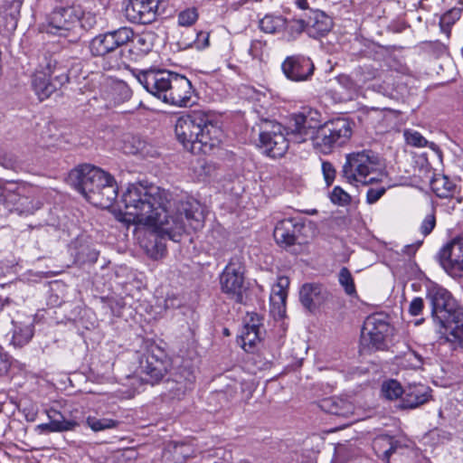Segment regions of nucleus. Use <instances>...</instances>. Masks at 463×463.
<instances>
[{"mask_svg":"<svg viewBox=\"0 0 463 463\" xmlns=\"http://www.w3.org/2000/svg\"><path fill=\"white\" fill-rule=\"evenodd\" d=\"M128 222L159 227L173 241H179L184 233V220L197 228L203 213L196 201L179 199L168 190L158 186L130 184L121 197Z\"/></svg>","mask_w":463,"mask_h":463,"instance_id":"1","label":"nucleus"},{"mask_svg":"<svg viewBox=\"0 0 463 463\" xmlns=\"http://www.w3.org/2000/svg\"><path fill=\"white\" fill-rule=\"evenodd\" d=\"M177 140L193 154H208L222 141V131L213 115L194 110L180 116L175 125Z\"/></svg>","mask_w":463,"mask_h":463,"instance_id":"2","label":"nucleus"},{"mask_svg":"<svg viewBox=\"0 0 463 463\" xmlns=\"http://www.w3.org/2000/svg\"><path fill=\"white\" fill-rule=\"evenodd\" d=\"M77 181V189L92 204L100 208L110 207L118 196L114 177L91 165H82L71 172Z\"/></svg>","mask_w":463,"mask_h":463,"instance_id":"3","label":"nucleus"},{"mask_svg":"<svg viewBox=\"0 0 463 463\" xmlns=\"http://www.w3.org/2000/svg\"><path fill=\"white\" fill-rule=\"evenodd\" d=\"M134 36L131 27L122 26L95 36L90 43V52L92 56L101 57V67L104 71L120 70L127 66L120 47L130 42Z\"/></svg>","mask_w":463,"mask_h":463,"instance_id":"4","label":"nucleus"},{"mask_svg":"<svg viewBox=\"0 0 463 463\" xmlns=\"http://www.w3.org/2000/svg\"><path fill=\"white\" fill-rule=\"evenodd\" d=\"M40 68L32 77V87L39 99L44 100L67 84L70 78L66 68L52 56L44 57Z\"/></svg>","mask_w":463,"mask_h":463,"instance_id":"5","label":"nucleus"},{"mask_svg":"<svg viewBox=\"0 0 463 463\" xmlns=\"http://www.w3.org/2000/svg\"><path fill=\"white\" fill-rule=\"evenodd\" d=\"M381 166L379 156L372 150H363L346 155L341 176L351 184L364 185L374 181L370 175Z\"/></svg>","mask_w":463,"mask_h":463,"instance_id":"6","label":"nucleus"},{"mask_svg":"<svg viewBox=\"0 0 463 463\" xmlns=\"http://www.w3.org/2000/svg\"><path fill=\"white\" fill-rule=\"evenodd\" d=\"M352 137L351 123L344 118L328 120L317 129L313 146L323 154L345 145Z\"/></svg>","mask_w":463,"mask_h":463,"instance_id":"7","label":"nucleus"},{"mask_svg":"<svg viewBox=\"0 0 463 463\" xmlns=\"http://www.w3.org/2000/svg\"><path fill=\"white\" fill-rule=\"evenodd\" d=\"M282 125L267 118H260L252 128V132H257L260 146L264 149L267 156L276 158L285 155L288 148V141L283 132Z\"/></svg>","mask_w":463,"mask_h":463,"instance_id":"8","label":"nucleus"},{"mask_svg":"<svg viewBox=\"0 0 463 463\" xmlns=\"http://www.w3.org/2000/svg\"><path fill=\"white\" fill-rule=\"evenodd\" d=\"M246 268L241 255L232 256L219 276L221 290L237 303H242Z\"/></svg>","mask_w":463,"mask_h":463,"instance_id":"9","label":"nucleus"},{"mask_svg":"<svg viewBox=\"0 0 463 463\" xmlns=\"http://www.w3.org/2000/svg\"><path fill=\"white\" fill-rule=\"evenodd\" d=\"M38 193L36 186L28 183H18L14 188H5L4 197L10 211L27 215L33 214L42 206Z\"/></svg>","mask_w":463,"mask_h":463,"instance_id":"10","label":"nucleus"},{"mask_svg":"<svg viewBox=\"0 0 463 463\" xmlns=\"http://www.w3.org/2000/svg\"><path fill=\"white\" fill-rule=\"evenodd\" d=\"M170 365L171 361L166 354L156 346L139 358L136 373L143 383L154 385L163 379Z\"/></svg>","mask_w":463,"mask_h":463,"instance_id":"11","label":"nucleus"},{"mask_svg":"<svg viewBox=\"0 0 463 463\" xmlns=\"http://www.w3.org/2000/svg\"><path fill=\"white\" fill-rule=\"evenodd\" d=\"M390 324L383 314H373L366 317L361 330V348L366 352L383 350Z\"/></svg>","mask_w":463,"mask_h":463,"instance_id":"12","label":"nucleus"},{"mask_svg":"<svg viewBox=\"0 0 463 463\" xmlns=\"http://www.w3.org/2000/svg\"><path fill=\"white\" fill-rule=\"evenodd\" d=\"M161 0H123L122 12L131 24H150L160 14Z\"/></svg>","mask_w":463,"mask_h":463,"instance_id":"13","label":"nucleus"},{"mask_svg":"<svg viewBox=\"0 0 463 463\" xmlns=\"http://www.w3.org/2000/svg\"><path fill=\"white\" fill-rule=\"evenodd\" d=\"M82 14L80 6L57 7L48 19V33L67 36L68 33L79 27Z\"/></svg>","mask_w":463,"mask_h":463,"instance_id":"14","label":"nucleus"},{"mask_svg":"<svg viewBox=\"0 0 463 463\" xmlns=\"http://www.w3.org/2000/svg\"><path fill=\"white\" fill-rule=\"evenodd\" d=\"M169 81L162 101L177 107L190 106L194 92L191 81L185 76L175 72H173Z\"/></svg>","mask_w":463,"mask_h":463,"instance_id":"15","label":"nucleus"},{"mask_svg":"<svg viewBox=\"0 0 463 463\" xmlns=\"http://www.w3.org/2000/svg\"><path fill=\"white\" fill-rule=\"evenodd\" d=\"M441 267L453 277L463 279V237H458L445 245L439 252Z\"/></svg>","mask_w":463,"mask_h":463,"instance_id":"16","label":"nucleus"},{"mask_svg":"<svg viewBox=\"0 0 463 463\" xmlns=\"http://www.w3.org/2000/svg\"><path fill=\"white\" fill-rule=\"evenodd\" d=\"M172 74V71L166 70L149 69L140 71L136 78L147 92L162 100Z\"/></svg>","mask_w":463,"mask_h":463,"instance_id":"17","label":"nucleus"},{"mask_svg":"<svg viewBox=\"0 0 463 463\" xmlns=\"http://www.w3.org/2000/svg\"><path fill=\"white\" fill-rule=\"evenodd\" d=\"M427 299L431 307L434 322L439 324L440 321H447L453 307L451 294L446 288L434 285L427 289Z\"/></svg>","mask_w":463,"mask_h":463,"instance_id":"18","label":"nucleus"},{"mask_svg":"<svg viewBox=\"0 0 463 463\" xmlns=\"http://www.w3.org/2000/svg\"><path fill=\"white\" fill-rule=\"evenodd\" d=\"M285 76L292 81L307 80L314 73L312 61L303 55L288 56L281 64Z\"/></svg>","mask_w":463,"mask_h":463,"instance_id":"19","label":"nucleus"},{"mask_svg":"<svg viewBox=\"0 0 463 463\" xmlns=\"http://www.w3.org/2000/svg\"><path fill=\"white\" fill-rule=\"evenodd\" d=\"M261 318L258 314H248L240 335L241 347L247 352H252L261 340Z\"/></svg>","mask_w":463,"mask_h":463,"instance_id":"20","label":"nucleus"},{"mask_svg":"<svg viewBox=\"0 0 463 463\" xmlns=\"http://www.w3.org/2000/svg\"><path fill=\"white\" fill-rule=\"evenodd\" d=\"M319 126L318 120L312 116V112H309L307 115L301 113L294 116L293 122L288 127V129L296 137L298 142H303L307 138H311L314 143V137Z\"/></svg>","mask_w":463,"mask_h":463,"instance_id":"21","label":"nucleus"},{"mask_svg":"<svg viewBox=\"0 0 463 463\" xmlns=\"http://www.w3.org/2000/svg\"><path fill=\"white\" fill-rule=\"evenodd\" d=\"M303 228V223L295 219H284L276 224L273 236L278 244L289 247L296 243Z\"/></svg>","mask_w":463,"mask_h":463,"instance_id":"22","label":"nucleus"},{"mask_svg":"<svg viewBox=\"0 0 463 463\" xmlns=\"http://www.w3.org/2000/svg\"><path fill=\"white\" fill-rule=\"evenodd\" d=\"M431 389L421 383H411L404 388L403 397L401 400L400 408L415 409L426 402L431 397Z\"/></svg>","mask_w":463,"mask_h":463,"instance_id":"23","label":"nucleus"},{"mask_svg":"<svg viewBox=\"0 0 463 463\" xmlns=\"http://www.w3.org/2000/svg\"><path fill=\"white\" fill-rule=\"evenodd\" d=\"M438 325L445 328L449 333L447 340L463 348V308L449 311L447 321H440Z\"/></svg>","mask_w":463,"mask_h":463,"instance_id":"24","label":"nucleus"},{"mask_svg":"<svg viewBox=\"0 0 463 463\" xmlns=\"http://www.w3.org/2000/svg\"><path fill=\"white\" fill-rule=\"evenodd\" d=\"M194 381L193 373L186 368H183L176 372L173 378L165 382V389L171 398L179 400L187 390L192 388Z\"/></svg>","mask_w":463,"mask_h":463,"instance_id":"25","label":"nucleus"},{"mask_svg":"<svg viewBox=\"0 0 463 463\" xmlns=\"http://www.w3.org/2000/svg\"><path fill=\"white\" fill-rule=\"evenodd\" d=\"M327 297L326 290L320 284L306 283L299 290V300L310 312L315 311Z\"/></svg>","mask_w":463,"mask_h":463,"instance_id":"26","label":"nucleus"},{"mask_svg":"<svg viewBox=\"0 0 463 463\" xmlns=\"http://www.w3.org/2000/svg\"><path fill=\"white\" fill-rule=\"evenodd\" d=\"M71 254L74 258L76 264L83 265L86 263H95L99 252L84 238L79 237L71 243Z\"/></svg>","mask_w":463,"mask_h":463,"instance_id":"27","label":"nucleus"},{"mask_svg":"<svg viewBox=\"0 0 463 463\" xmlns=\"http://www.w3.org/2000/svg\"><path fill=\"white\" fill-rule=\"evenodd\" d=\"M307 23V34L315 39L327 34L333 26L332 19L324 12L319 10L312 11V15Z\"/></svg>","mask_w":463,"mask_h":463,"instance_id":"28","label":"nucleus"},{"mask_svg":"<svg viewBox=\"0 0 463 463\" xmlns=\"http://www.w3.org/2000/svg\"><path fill=\"white\" fill-rule=\"evenodd\" d=\"M321 410L336 417L349 419L354 414V405L347 400L339 397H329L321 401Z\"/></svg>","mask_w":463,"mask_h":463,"instance_id":"29","label":"nucleus"},{"mask_svg":"<svg viewBox=\"0 0 463 463\" xmlns=\"http://www.w3.org/2000/svg\"><path fill=\"white\" fill-rule=\"evenodd\" d=\"M398 440L389 435H380L373 441V449L379 458L389 463L390 457L400 448Z\"/></svg>","mask_w":463,"mask_h":463,"instance_id":"30","label":"nucleus"},{"mask_svg":"<svg viewBox=\"0 0 463 463\" xmlns=\"http://www.w3.org/2000/svg\"><path fill=\"white\" fill-rule=\"evenodd\" d=\"M132 96V90L123 80H114L107 91V99L114 105H120L128 101Z\"/></svg>","mask_w":463,"mask_h":463,"instance_id":"31","label":"nucleus"},{"mask_svg":"<svg viewBox=\"0 0 463 463\" xmlns=\"http://www.w3.org/2000/svg\"><path fill=\"white\" fill-rule=\"evenodd\" d=\"M156 34L152 32H146L140 34H135L130 42L133 43L134 49L137 51V55H145L152 51Z\"/></svg>","mask_w":463,"mask_h":463,"instance_id":"32","label":"nucleus"},{"mask_svg":"<svg viewBox=\"0 0 463 463\" xmlns=\"http://www.w3.org/2000/svg\"><path fill=\"white\" fill-rule=\"evenodd\" d=\"M286 25V18L281 15L266 14L259 22L260 29L266 33H277Z\"/></svg>","mask_w":463,"mask_h":463,"instance_id":"33","label":"nucleus"},{"mask_svg":"<svg viewBox=\"0 0 463 463\" xmlns=\"http://www.w3.org/2000/svg\"><path fill=\"white\" fill-rule=\"evenodd\" d=\"M353 75L356 78L360 88L381 77L380 70L371 64H364L356 68Z\"/></svg>","mask_w":463,"mask_h":463,"instance_id":"34","label":"nucleus"},{"mask_svg":"<svg viewBox=\"0 0 463 463\" xmlns=\"http://www.w3.org/2000/svg\"><path fill=\"white\" fill-rule=\"evenodd\" d=\"M430 185L432 191L439 198L451 196L455 190L454 184L445 175L433 178L430 182Z\"/></svg>","mask_w":463,"mask_h":463,"instance_id":"35","label":"nucleus"},{"mask_svg":"<svg viewBox=\"0 0 463 463\" xmlns=\"http://www.w3.org/2000/svg\"><path fill=\"white\" fill-rule=\"evenodd\" d=\"M288 286L289 279L288 277H279L276 284H274L271 288L270 301L275 304L285 305Z\"/></svg>","mask_w":463,"mask_h":463,"instance_id":"36","label":"nucleus"},{"mask_svg":"<svg viewBox=\"0 0 463 463\" xmlns=\"http://www.w3.org/2000/svg\"><path fill=\"white\" fill-rule=\"evenodd\" d=\"M33 335V327L29 325H18L14 323L12 344L15 347H22L29 343Z\"/></svg>","mask_w":463,"mask_h":463,"instance_id":"37","label":"nucleus"},{"mask_svg":"<svg viewBox=\"0 0 463 463\" xmlns=\"http://www.w3.org/2000/svg\"><path fill=\"white\" fill-rule=\"evenodd\" d=\"M404 388L402 384L394 379L383 381L381 386L382 396L389 401H394L402 398Z\"/></svg>","mask_w":463,"mask_h":463,"instance_id":"38","label":"nucleus"},{"mask_svg":"<svg viewBox=\"0 0 463 463\" xmlns=\"http://www.w3.org/2000/svg\"><path fill=\"white\" fill-rule=\"evenodd\" d=\"M282 31H284L283 39L287 42H293L297 40L304 31H307V23L303 19L290 22H288L286 19V25Z\"/></svg>","mask_w":463,"mask_h":463,"instance_id":"39","label":"nucleus"},{"mask_svg":"<svg viewBox=\"0 0 463 463\" xmlns=\"http://www.w3.org/2000/svg\"><path fill=\"white\" fill-rule=\"evenodd\" d=\"M156 228V231H155V233L153 234L154 236V241H152L153 242V245L151 248H148V252L151 256V258H153L154 260H158L160 258H162L163 256H165V252H166V246L165 244L162 241V240H164L165 237L169 238V236L163 232L162 231H160L159 227L157 226H154ZM171 241H173L171 239Z\"/></svg>","mask_w":463,"mask_h":463,"instance_id":"40","label":"nucleus"},{"mask_svg":"<svg viewBox=\"0 0 463 463\" xmlns=\"http://www.w3.org/2000/svg\"><path fill=\"white\" fill-rule=\"evenodd\" d=\"M86 424L90 427L93 431H103L106 430L115 429L118 426L119 422L113 419L102 418L99 419L94 416H89L86 419Z\"/></svg>","mask_w":463,"mask_h":463,"instance_id":"41","label":"nucleus"},{"mask_svg":"<svg viewBox=\"0 0 463 463\" xmlns=\"http://www.w3.org/2000/svg\"><path fill=\"white\" fill-rule=\"evenodd\" d=\"M48 417L52 422H57L58 426L61 428V430H56V432L72 430L79 425L76 420L65 419L58 411H51L48 413Z\"/></svg>","mask_w":463,"mask_h":463,"instance_id":"42","label":"nucleus"},{"mask_svg":"<svg viewBox=\"0 0 463 463\" xmlns=\"http://www.w3.org/2000/svg\"><path fill=\"white\" fill-rule=\"evenodd\" d=\"M460 17L459 9H451L445 13L439 19V27L441 32L447 34L448 37L450 35V28Z\"/></svg>","mask_w":463,"mask_h":463,"instance_id":"43","label":"nucleus"},{"mask_svg":"<svg viewBox=\"0 0 463 463\" xmlns=\"http://www.w3.org/2000/svg\"><path fill=\"white\" fill-rule=\"evenodd\" d=\"M199 17L198 10L195 7H188L180 11L177 14V24L180 26H192Z\"/></svg>","mask_w":463,"mask_h":463,"instance_id":"44","label":"nucleus"},{"mask_svg":"<svg viewBox=\"0 0 463 463\" xmlns=\"http://www.w3.org/2000/svg\"><path fill=\"white\" fill-rule=\"evenodd\" d=\"M338 280L340 285L344 288L347 295H354L356 292L353 276L349 269L343 267L338 275Z\"/></svg>","mask_w":463,"mask_h":463,"instance_id":"45","label":"nucleus"},{"mask_svg":"<svg viewBox=\"0 0 463 463\" xmlns=\"http://www.w3.org/2000/svg\"><path fill=\"white\" fill-rule=\"evenodd\" d=\"M421 51L428 52L435 57H439L445 53L447 47L439 41H425L420 43Z\"/></svg>","mask_w":463,"mask_h":463,"instance_id":"46","label":"nucleus"},{"mask_svg":"<svg viewBox=\"0 0 463 463\" xmlns=\"http://www.w3.org/2000/svg\"><path fill=\"white\" fill-rule=\"evenodd\" d=\"M0 165L5 169L15 170L19 164L16 156L13 153L0 150Z\"/></svg>","mask_w":463,"mask_h":463,"instance_id":"47","label":"nucleus"},{"mask_svg":"<svg viewBox=\"0 0 463 463\" xmlns=\"http://www.w3.org/2000/svg\"><path fill=\"white\" fill-rule=\"evenodd\" d=\"M404 136L407 143L416 147H424L428 143L426 138L417 131H405Z\"/></svg>","mask_w":463,"mask_h":463,"instance_id":"48","label":"nucleus"},{"mask_svg":"<svg viewBox=\"0 0 463 463\" xmlns=\"http://www.w3.org/2000/svg\"><path fill=\"white\" fill-rule=\"evenodd\" d=\"M351 200L350 195L341 187L335 186L331 193V201L340 205L347 204Z\"/></svg>","mask_w":463,"mask_h":463,"instance_id":"49","label":"nucleus"},{"mask_svg":"<svg viewBox=\"0 0 463 463\" xmlns=\"http://www.w3.org/2000/svg\"><path fill=\"white\" fill-rule=\"evenodd\" d=\"M337 80L341 86L349 91H357L361 89L354 76L353 78L349 75L342 74L337 78Z\"/></svg>","mask_w":463,"mask_h":463,"instance_id":"50","label":"nucleus"},{"mask_svg":"<svg viewBox=\"0 0 463 463\" xmlns=\"http://www.w3.org/2000/svg\"><path fill=\"white\" fill-rule=\"evenodd\" d=\"M322 173L326 184L328 186L331 185L335 180L336 174L334 165L328 161H324L322 163Z\"/></svg>","mask_w":463,"mask_h":463,"instance_id":"51","label":"nucleus"},{"mask_svg":"<svg viewBox=\"0 0 463 463\" xmlns=\"http://www.w3.org/2000/svg\"><path fill=\"white\" fill-rule=\"evenodd\" d=\"M97 24V19H96V16L95 14H91V13H84L82 11V14L80 18V24H79V27L88 31V30H90L92 29Z\"/></svg>","mask_w":463,"mask_h":463,"instance_id":"52","label":"nucleus"},{"mask_svg":"<svg viewBox=\"0 0 463 463\" xmlns=\"http://www.w3.org/2000/svg\"><path fill=\"white\" fill-rule=\"evenodd\" d=\"M436 225V218L433 213L428 214L421 222L420 232L427 236L429 235Z\"/></svg>","mask_w":463,"mask_h":463,"instance_id":"53","label":"nucleus"},{"mask_svg":"<svg viewBox=\"0 0 463 463\" xmlns=\"http://www.w3.org/2000/svg\"><path fill=\"white\" fill-rule=\"evenodd\" d=\"M386 190L384 187L369 188L366 193V202L369 204L376 203L384 194Z\"/></svg>","mask_w":463,"mask_h":463,"instance_id":"54","label":"nucleus"},{"mask_svg":"<svg viewBox=\"0 0 463 463\" xmlns=\"http://www.w3.org/2000/svg\"><path fill=\"white\" fill-rule=\"evenodd\" d=\"M424 308V301L421 298H414L409 305V313L411 316H419Z\"/></svg>","mask_w":463,"mask_h":463,"instance_id":"55","label":"nucleus"},{"mask_svg":"<svg viewBox=\"0 0 463 463\" xmlns=\"http://www.w3.org/2000/svg\"><path fill=\"white\" fill-rule=\"evenodd\" d=\"M184 444H174V446L171 448L170 446L167 449L168 452H173L175 455V460L176 463H180L183 458H185L184 456Z\"/></svg>","mask_w":463,"mask_h":463,"instance_id":"56","label":"nucleus"},{"mask_svg":"<svg viewBox=\"0 0 463 463\" xmlns=\"http://www.w3.org/2000/svg\"><path fill=\"white\" fill-rule=\"evenodd\" d=\"M11 366L9 355L0 347V375L6 373Z\"/></svg>","mask_w":463,"mask_h":463,"instance_id":"57","label":"nucleus"},{"mask_svg":"<svg viewBox=\"0 0 463 463\" xmlns=\"http://www.w3.org/2000/svg\"><path fill=\"white\" fill-rule=\"evenodd\" d=\"M264 45H265V43H263L261 41H259V40L252 41L250 47L249 49L250 54L253 58L259 57L262 52V49H263Z\"/></svg>","mask_w":463,"mask_h":463,"instance_id":"58","label":"nucleus"},{"mask_svg":"<svg viewBox=\"0 0 463 463\" xmlns=\"http://www.w3.org/2000/svg\"><path fill=\"white\" fill-rule=\"evenodd\" d=\"M195 44L198 49L207 47L209 45V34L204 32L198 33Z\"/></svg>","mask_w":463,"mask_h":463,"instance_id":"59","label":"nucleus"},{"mask_svg":"<svg viewBox=\"0 0 463 463\" xmlns=\"http://www.w3.org/2000/svg\"><path fill=\"white\" fill-rule=\"evenodd\" d=\"M37 429H39L42 432L44 433L56 432V430H61L57 422H52L51 420L48 423H43L38 425Z\"/></svg>","mask_w":463,"mask_h":463,"instance_id":"60","label":"nucleus"},{"mask_svg":"<svg viewBox=\"0 0 463 463\" xmlns=\"http://www.w3.org/2000/svg\"><path fill=\"white\" fill-rule=\"evenodd\" d=\"M165 307L166 308H175V307H178L181 306V301L178 300L176 298L173 297V298H166V299L165 300Z\"/></svg>","mask_w":463,"mask_h":463,"instance_id":"61","label":"nucleus"},{"mask_svg":"<svg viewBox=\"0 0 463 463\" xmlns=\"http://www.w3.org/2000/svg\"><path fill=\"white\" fill-rule=\"evenodd\" d=\"M133 140L135 142L136 145L133 146V147L128 149L127 146H125V151L127 153H129V154H135L138 151V149L140 148L141 145H142V142L140 140H136L135 137H133Z\"/></svg>","mask_w":463,"mask_h":463,"instance_id":"62","label":"nucleus"},{"mask_svg":"<svg viewBox=\"0 0 463 463\" xmlns=\"http://www.w3.org/2000/svg\"><path fill=\"white\" fill-rule=\"evenodd\" d=\"M295 4L301 10H307L309 8L307 0H295Z\"/></svg>","mask_w":463,"mask_h":463,"instance_id":"63","label":"nucleus"},{"mask_svg":"<svg viewBox=\"0 0 463 463\" xmlns=\"http://www.w3.org/2000/svg\"><path fill=\"white\" fill-rule=\"evenodd\" d=\"M25 418L27 420L29 421H33L36 418V411L32 409L30 410L26 414H25Z\"/></svg>","mask_w":463,"mask_h":463,"instance_id":"64","label":"nucleus"}]
</instances>
